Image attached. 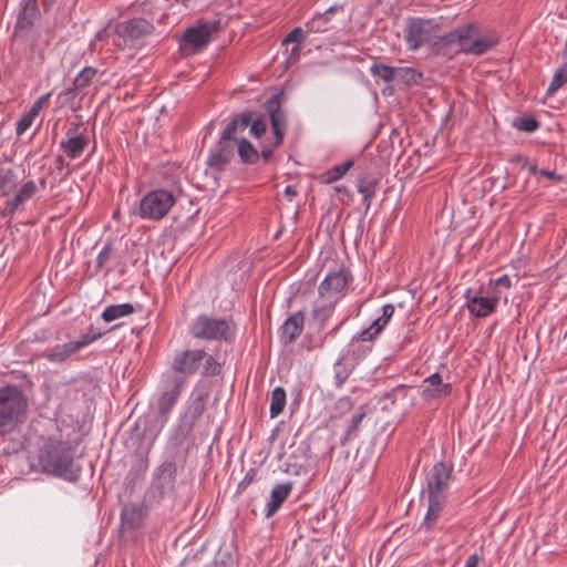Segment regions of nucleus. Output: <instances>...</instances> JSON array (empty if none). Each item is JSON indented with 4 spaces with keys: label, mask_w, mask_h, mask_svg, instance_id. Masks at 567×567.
I'll use <instances>...</instances> for the list:
<instances>
[{
    "label": "nucleus",
    "mask_w": 567,
    "mask_h": 567,
    "mask_svg": "<svg viewBox=\"0 0 567 567\" xmlns=\"http://www.w3.org/2000/svg\"><path fill=\"white\" fill-rule=\"evenodd\" d=\"M499 42L497 35L483 33L476 23H466L443 35H433L427 44L436 56L453 58L456 53L483 55Z\"/></svg>",
    "instance_id": "nucleus-1"
},
{
    "label": "nucleus",
    "mask_w": 567,
    "mask_h": 567,
    "mask_svg": "<svg viewBox=\"0 0 567 567\" xmlns=\"http://www.w3.org/2000/svg\"><path fill=\"white\" fill-rule=\"evenodd\" d=\"M251 111L235 115L221 132L215 147L207 157V166L221 173L234 158V141L237 133L244 132L250 126L249 133L255 138H260L267 131V122L264 117L254 120Z\"/></svg>",
    "instance_id": "nucleus-2"
},
{
    "label": "nucleus",
    "mask_w": 567,
    "mask_h": 567,
    "mask_svg": "<svg viewBox=\"0 0 567 567\" xmlns=\"http://www.w3.org/2000/svg\"><path fill=\"white\" fill-rule=\"evenodd\" d=\"M74 452L69 442L48 441L39 452V464L43 473L76 482L81 467L74 463Z\"/></svg>",
    "instance_id": "nucleus-3"
},
{
    "label": "nucleus",
    "mask_w": 567,
    "mask_h": 567,
    "mask_svg": "<svg viewBox=\"0 0 567 567\" xmlns=\"http://www.w3.org/2000/svg\"><path fill=\"white\" fill-rule=\"evenodd\" d=\"M171 369L183 377L199 373L207 378L220 374L221 364L203 349H186L174 354Z\"/></svg>",
    "instance_id": "nucleus-4"
},
{
    "label": "nucleus",
    "mask_w": 567,
    "mask_h": 567,
    "mask_svg": "<svg viewBox=\"0 0 567 567\" xmlns=\"http://www.w3.org/2000/svg\"><path fill=\"white\" fill-rule=\"evenodd\" d=\"M287 101V93L284 90H280L271 94L264 103V110L269 116L271 131L275 137L270 146H264L259 152L260 157L265 162L270 161L274 156V150L278 148L284 143L288 130L287 112L284 110V105Z\"/></svg>",
    "instance_id": "nucleus-5"
},
{
    "label": "nucleus",
    "mask_w": 567,
    "mask_h": 567,
    "mask_svg": "<svg viewBox=\"0 0 567 567\" xmlns=\"http://www.w3.org/2000/svg\"><path fill=\"white\" fill-rule=\"evenodd\" d=\"M28 399L17 385L0 388V435L11 433L22 422Z\"/></svg>",
    "instance_id": "nucleus-6"
},
{
    "label": "nucleus",
    "mask_w": 567,
    "mask_h": 567,
    "mask_svg": "<svg viewBox=\"0 0 567 567\" xmlns=\"http://www.w3.org/2000/svg\"><path fill=\"white\" fill-rule=\"evenodd\" d=\"M208 400L209 390L207 388H195L193 390L175 427L174 440L177 444L181 445L192 436L197 421L205 412Z\"/></svg>",
    "instance_id": "nucleus-7"
},
{
    "label": "nucleus",
    "mask_w": 567,
    "mask_h": 567,
    "mask_svg": "<svg viewBox=\"0 0 567 567\" xmlns=\"http://www.w3.org/2000/svg\"><path fill=\"white\" fill-rule=\"evenodd\" d=\"M176 203L172 190L157 188L147 192L132 210V215L144 220L158 221L163 219Z\"/></svg>",
    "instance_id": "nucleus-8"
},
{
    "label": "nucleus",
    "mask_w": 567,
    "mask_h": 567,
    "mask_svg": "<svg viewBox=\"0 0 567 567\" xmlns=\"http://www.w3.org/2000/svg\"><path fill=\"white\" fill-rule=\"evenodd\" d=\"M155 30L152 22L144 18H132L116 23L113 28V44L120 51L134 49Z\"/></svg>",
    "instance_id": "nucleus-9"
},
{
    "label": "nucleus",
    "mask_w": 567,
    "mask_h": 567,
    "mask_svg": "<svg viewBox=\"0 0 567 567\" xmlns=\"http://www.w3.org/2000/svg\"><path fill=\"white\" fill-rule=\"evenodd\" d=\"M190 333L195 339L233 342L236 336V323L233 318H212L199 315L192 326Z\"/></svg>",
    "instance_id": "nucleus-10"
},
{
    "label": "nucleus",
    "mask_w": 567,
    "mask_h": 567,
    "mask_svg": "<svg viewBox=\"0 0 567 567\" xmlns=\"http://www.w3.org/2000/svg\"><path fill=\"white\" fill-rule=\"evenodd\" d=\"M176 477V462L174 460H165L156 467L145 499L151 504H158L166 497H172L175 493Z\"/></svg>",
    "instance_id": "nucleus-11"
},
{
    "label": "nucleus",
    "mask_w": 567,
    "mask_h": 567,
    "mask_svg": "<svg viewBox=\"0 0 567 567\" xmlns=\"http://www.w3.org/2000/svg\"><path fill=\"white\" fill-rule=\"evenodd\" d=\"M224 29L221 18L217 16L214 19H199L195 25L187 28L179 41L181 48L199 52L212 41L214 33Z\"/></svg>",
    "instance_id": "nucleus-12"
},
{
    "label": "nucleus",
    "mask_w": 567,
    "mask_h": 567,
    "mask_svg": "<svg viewBox=\"0 0 567 567\" xmlns=\"http://www.w3.org/2000/svg\"><path fill=\"white\" fill-rule=\"evenodd\" d=\"M39 18L38 0H21L13 30V39L16 43L30 45L32 52L37 47V34L33 31V25Z\"/></svg>",
    "instance_id": "nucleus-13"
},
{
    "label": "nucleus",
    "mask_w": 567,
    "mask_h": 567,
    "mask_svg": "<svg viewBox=\"0 0 567 567\" xmlns=\"http://www.w3.org/2000/svg\"><path fill=\"white\" fill-rule=\"evenodd\" d=\"M441 19L410 17L404 28V40L410 50L416 51L429 44L433 35L440 30Z\"/></svg>",
    "instance_id": "nucleus-14"
},
{
    "label": "nucleus",
    "mask_w": 567,
    "mask_h": 567,
    "mask_svg": "<svg viewBox=\"0 0 567 567\" xmlns=\"http://www.w3.org/2000/svg\"><path fill=\"white\" fill-rule=\"evenodd\" d=\"M453 465L443 461L436 462L425 477V488L423 493L427 498L447 499L450 481L452 478Z\"/></svg>",
    "instance_id": "nucleus-15"
},
{
    "label": "nucleus",
    "mask_w": 567,
    "mask_h": 567,
    "mask_svg": "<svg viewBox=\"0 0 567 567\" xmlns=\"http://www.w3.org/2000/svg\"><path fill=\"white\" fill-rule=\"evenodd\" d=\"M351 280L352 276L344 267L331 271L319 285V298L338 302L346 295L347 286Z\"/></svg>",
    "instance_id": "nucleus-16"
},
{
    "label": "nucleus",
    "mask_w": 567,
    "mask_h": 567,
    "mask_svg": "<svg viewBox=\"0 0 567 567\" xmlns=\"http://www.w3.org/2000/svg\"><path fill=\"white\" fill-rule=\"evenodd\" d=\"M148 516V507L144 502L125 504L121 509V532L134 537L143 527Z\"/></svg>",
    "instance_id": "nucleus-17"
},
{
    "label": "nucleus",
    "mask_w": 567,
    "mask_h": 567,
    "mask_svg": "<svg viewBox=\"0 0 567 567\" xmlns=\"http://www.w3.org/2000/svg\"><path fill=\"white\" fill-rule=\"evenodd\" d=\"M452 384L443 382V378L435 372L423 380L421 398L425 402L449 396L452 393Z\"/></svg>",
    "instance_id": "nucleus-18"
},
{
    "label": "nucleus",
    "mask_w": 567,
    "mask_h": 567,
    "mask_svg": "<svg viewBox=\"0 0 567 567\" xmlns=\"http://www.w3.org/2000/svg\"><path fill=\"white\" fill-rule=\"evenodd\" d=\"M84 342H86V340H74L65 343H59L44 351L41 357L53 364H65L78 351L82 349V344Z\"/></svg>",
    "instance_id": "nucleus-19"
},
{
    "label": "nucleus",
    "mask_w": 567,
    "mask_h": 567,
    "mask_svg": "<svg viewBox=\"0 0 567 567\" xmlns=\"http://www.w3.org/2000/svg\"><path fill=\"white\" fill-rule=\"evenodd\" d=\"M305 326V312L299 310L290 315L279 328V339L284 346L296 341L302 333Z\"/></svg>",
    "instance_id": "nucleus-20"
},
{
    "label": "nucleus",
    "mask_w": 567,
    "mask_h": 567,
    "mask_svg": "<svg viewBox=\"0 0 567 567\" xmlns=\"http://www.w3.org/2000/svg\"><path fill=\"white\" fill-rule=\"evenodd\" d=\"M464 298L467 310L476 318H484L496 311V306L483 293L472 295V290L467 289Z\"/></svg>",
    "instance_id": "nucleus-21"
},
{
    "label": "nucleus",
    "mask_w": 567,
    "mask_h": 567,
    "mask_svg": "<svg viewBox=\"0 0 567 567\" xmlns=\"http://www.w3.org/2000/svg\"><path fill=\"white\" fill-rule=\"evenodd\" d=\"M184 381L179 377L173 379L171 389L164 391L158 398V413L166 416L175 406L183 386Z\"/></svg>",
    "instance_id": "nucleus-22"
},
{
    "label": "nucleus",
    "mask_w": 567,
    "mask_h": 567,
    "mask_svg": "<svg viewBox=\"0 0 567 567\" xmlns=\"http://www.w3.org/2000/svg\"><path fill=\"white\" fill-rule=\"evenodd\" d=\"M292 491V483H281L277 484L271 493L270 499L266 506V517L269 518L277 513V511L281 507L284 502L288 498Z\"/></svg>",
    "instance_id": "nucleus-23"
},
{
    "label": "nucleus",
    "mask_w": 567,
    "mask_h": 567,
    "mask_svg": "<svg viewBox=\"0 0 567 567\" xmlns=\"http://www.w3.org/2000/svg\"><path fill=\"white\" fill-rule=\"evenodd\" d=\"M235 147H237V154L243 164L255 165L259 162L260 155L258 150L246 137H235L234 148Z\"/></svg>",
    "instance_id": "nucleus-24"
},
{
    "label": "nucleus",
    "mask_w": 567,
    "mask_h": 567,
    "mask_svg": "<svg viewBox=\"0 0 567 567\" xmlns=\"http://www.w3.org/2000/svg\"><path fill=\"white\" fill-rule=\"evenodd\" d=\"M87 145L89 137L81 134L69 136L66 140L61 141L60 148L68 157L75 159L82 155Z\"/></svg>",
    "instance_id": "nucleus-25"
},
{
    "label": "nucleus",
    "mask_w": 567,
    "mask_h": 567,
    "mask_svg": "<svg viewBox=\"0 0 567 567\" xmlns=\"http://www.w3.org/2000/svg\"><path fill=\"white\" fill-rule=\"evenodd\" d=\"M37 192V185L33 181L25 182L12 198L7 202L9 213H14L24 202L32 198Z\"/></svg>",
    "instance_id": "nucleus-26"
},
{
    "label": "nucleus",
    "mask_w": 567,
    "mask_h": 567,
    "mask_svg": "<svg viewBox=\"0 0 567 567\" xmlns=\"http://www.w3.org/2000/svg\"><path fill=\"white\" fill-rule=\"evenodd\" d=\"M446 501L444 499L427 498V511L421 527L425 528L426 530H431L441 516Z\"/></svg>",
    "instance_id": "nucleus-27"
},
{
    "label": "nucleus",
    "mask_w": 567,
    "mask_h": 567,
    "mask_svg": "<svg viewBox=\"0 0 567 567\" xmlns=\"http://www.w3.org/2000/svg\"><path fill=\"white\" fill-rule=\"evenodd\" d=\"M133 312H134V306L130 302L120 303V305H110L103 310L101 318L105 322H112L122 317L131 316Z\"/></svg>",
    "instance_id": "nucleus-28"
},
{
    "label": "nucleus",
    "mask_w": 567,
    "mask_h": 567,
    "mask_svg": "<svg viewBox=\"0 0 567 567\" xmlns=\"http://www.w3.org/2000/svg\"><path fill=\"white\" fill-rule=\"evenodd\" d=\"M336 303L337 302H332L331 300H317L311 311L313 320L320 326L324 324L332 316Z\"/></svg>",
    "instance_id": "nucleus-29"
},
{
    "label": "nucleus",
    "mask_w": 567,
    "mask_h": 567,
    "mask_svg": "<svg viewBox=\"0 0 567 567\" xmlns=\"http://www.w3.org/2000/svg\"><path fill=\"white\" fill-rule=\"evenodd\" d=\"M364 416H365L364 406H360L359 412L352 415L344 434L340 439V444L342 446L347 445L351 440L358 437L359 426H360L362 420L364 419Z\"/></svg>",
    "instance_id": "nucleus-30"
},
{
    "label": "nucleus",
    "mask_w": 567,
    "mask_h": 567,
    "mask_svg": "<svg viewBox=\"0 0 567 567\" xmlns=\"http://www.w3.org/2000/svg\"><path fill=\"white\" fill-rule=\"evenodd\" d=\"M353 159H348L341 164L334 165L321 175V182L331 184L340 179L353 166Z\"/></svg>",
    "instance_id": "nucleus-31"
},
{
    "label": "nucleus",
    "mask_w": 567,
    "mask_h": 567,
    "mask_svg": "<svg viewBox=\"0 0 567 567\" xmlns=\"http://www.w3.org/2000/svg\"><path fill=\"white\" fill-rule=\"evenodd\" d=\"M377 181H368L367 177L361 176L358 181V192L363 196L364 212L365 214L370 209L371 202L375 196Z\"/></svg>",
    "instance_id": "nucleus-32"
},
{
    "label": "nucleus",
    "mask_w": 567,
    "mask_h": 567,
    "mask_svg": "<svg viewBox=\"0 0 567 567\" xmlns=\"http://www.w3.org/2000/svg\"><path fill=\"white\" fill-rule=\"evenodd\" d=\"M286 391L282 386H277L272 390L270 395L269 413L271 417H277L284 412L286 406Z\"/></svg>",
    "instance_id": "nucleus-33"
},
{
    "label": "nucleus",
    "mask_w": 567,
    "mask_h": 567,
    "mask_svg": "<svg viewBox=\"0 0 567 567\" xmlns=\"http://www.w3.org/2000/svg\"><path fill=\"white\" fill-rule=\"evenodd\" d=\"M422 79V73L410 66L395 68V80L405 85L417 84Z\"/></svg>",
    "instance_id": "nucleus-34"
},
{
    "label": "nucleus",
    "mask_w": 567,
    "mask_h": 567,
    "mask_svg": "<svg viewBox=\"0 0 567 567\" xmlns=\"http://www.w3.org/2000/svg\"><path fill=\"white\" fill-rule=\"evenodd\" d=\"M373 349V344L365 343L358 340V338H351L348 344V353H350L354 360H361L365 358Z\"/></svg>",
    "instance_id": "nucleus-35"
},
{
    "label": "nucleus",
    "mask_w": 567,
    "mask_h": 567,
    "mask_svg": "<svg viewBox=\"0 0 567 567\" xmlns=\"http://www.w3.org/2000/svg\"><path fill=\"white\" fill-rule=\"evenodd\" d=\"M370 73L373 78L384 82H393L395 80V68L383 63H373L370 66Z\"/></svg>",
    "instance_id": "nucleus-36"
},
{
    "label": "nucleus",
    "mask_w": 567,
    "mask_h": 567,
    "mask_svg": "<svg viewBox=\"0 0 567 567\" xmlns=\"http://www.w3.org/2000/svg\"><path fill=\"white\" fill-rule=\"evenodd\" d=\"M567 83V62L564 63L553 75L551 82L546 91L547 96L554 95Z\"/></svg>",
    "instance_id": "nucleus-37"
},
{
    "label": "nucleus",
    "mask_w": 567,
    "mask_h": 567,
    "mask_svg": "<svg viewBox=\"0 0 567 567\" xmlns=\"http://www.w3.org/2000/svg\"><path fill=\"white\" fill-rule=\"evenodd\" d=\"M352 369L344 363V357L339 358L333 364L334 384L338 389L342 388L349 379Z\"/></svg>",
    "instance_id": "nucleus-38"
},
{
    "label": "nucleus",
    "mask_w": 567,
    "mask_h": 567,
    "mask_svg": "<svg viewBox=\"0 0 567 567\" xmlns=\"http://www.w3.org/2000/svg\"><path fill=\"white\" fill-rule=\"evenodd\" d=\"M16 174L11 168H0V194L8 195L16 187Z\"/></svg>",
    "instance_id": "nucleus-39"
},
{
    "label": "nucleus",
    "mask_w": 567,
    "mask_h": 567,
    "mask_svg": "<svg viewBox=\"0 0 567 567\" xmlns=\"http://www.w3.org/2000/svg\"><path fill=\"white\" fill-rule=\"evenodd\" d=\"M97 72V69L86 66L75 76L73 84L82 91L92 83Z\"/></svg>",
    "instance_id": "nucleus-40"
},
{
    "label": "nucleus",
    "mask_w": 567,
    "mask_h": 567,
    "mask_svg": "<svg viewBox=\"0 0 567 567\" xmlns=\"http://www.w3.org/2000/svg\"><path fill=\"white\" fill-rule=\"evenodd\" d=\"M514 127L526 133H534L539 128V122L534 116H520L515 118Z\"/></svg>",
    "instance_id": "nucleus-41"
},
{
    "label": "nucleus",
    "mask_w": 567,
    "mask_h": 567,
    "mask_svg": "<svg viewBox=\"0 0 567 567\" xmlns=\"http://www.w3.org/2000/svg\"><path fill=\"white\" fill-rule=\"evenodd\" d=\"M305 40L306 32L301 27H296L282 39L281 44L287 45L288 43H295V45L301 47Z\"/></svg>",
    "instance_id": "nucleus-42"
},
{
    "label": "nucleus",
    "mask_w": 567,
    "mask_h": 567,
    "mask_svg": "<svg viewBox=\"0 0 567 567\" xmlns=\"http://www.w3.org/2000/svg\"><path fill=\"white\" fill-rule=\"evenodd\" d=\"M480 293L485 295L496 307L499 299L502 298V290L498 287L494 286V284L491 280L488 281L485 288L481 287Z\"/></svg>",
    "instance_id": "nucleus-43"
},
{
    "label": "nucleus",
    "mask_w": 567,
    "mask_h": 567,
    "mask_svg": "<svg viewBox=\"0 0 567 567\" xmlns=\"http://www.w3.org/2000/svg\"><path fill=\"white\" fill-rule=\"evenodd\" d=\"M78 91H81L74 84L73 86L66 87L58 95V102L61 106L72 103L78 96Z\"/></svg>",
    "instance_id": "nucleus-44"
},
{
    "label": "nucleus",
    "mask_w": 567,
    "mask_h": 567,
    "mask_svg": "<svg viewBox=\"0 0 567 567\" xmlns=\"http://www.w3.org/2000/svg\"><path fill=\"white\" fill-rule=\"evenodd\" d=\"M52 95V91L51 92H48L43 95H41L34 103L33 105L30 107L29 110V114L30 116H33L35 117L38 115V113L40 112V110H42L43 107L48 106L49 104V100H50V96Z\"/></svg>",
    "instance_id": "nucleus-45"
},
{
    "label": "nucleus",
    "mask_w": 567,
    "mask_h": 567,
    "mask_svg": "<svg viewBox=\"0 0 567 567\" xmlns=\"http://www.w3.org/2000/svg\"><path fill=\"white\" fill-rule=\"evenodd\" d=\"M380 336L378 331H375L370 324L368 328L363 329L361 332L353 336V338H358V340L363 341L365 343L373 344V341Z\"/></svg>",
    "instance_id": "nucleus-46"
},
{
    "label": "nucleus",
    "mask_w": 567,
    "mask_h": 567,
    "mask_svg": "<svg viewBox=\"0 0 567 567\" xmlns=\"http://www.w3.org/2000/svg\"><path fill=\"white\" fill-rule=\"evenodd\" d=\"M113 251V244L107 241L104 247L100 250L96 257V268L102 269L104 265L107 262L111 252Z\"/></svg>",
    "instance_id": "nucleus-47"
},
{
    "label": "nucleus",
    "mask_w": 567,
    "mask_h": 567,
    "mask_svg": "<svg viewBox=\"0 0 567 567\" xmlns=\"http://www.w3.org/2000/svg\"><path fill=\"white\" fill-rule=\"evenodd\" d=\"M213 567H236V560L233 555L227 551L219 553Z\"/></svg>",
    "instance_id": "nucleus-48"
},
{
    "label": "nucleus",
    "mask_w": 567,
    "mask_h": 567,
    "mask_svg": "<svg viewBox=\"0 0 567 567\" xmlns=\"http://www.w3.org/2000/svg\"><path fill=\"white\" fill-rule=\"evenodd\" d=\"M103 332L101 331H95L93 329L92 326H90V328L87 329V332L82 334L76 341H82V340H86V342H84L82 344V349L92 344L93 342H95L96 340L101 339L103 337Z\"/></svg>",
    "instance_id": "nucleus-49"
},
{
    "label": "nucleus",
    "mask_w": 567,
    "mask_h": 567,
    "mask_svg": "<svg viewBox=\"0 0 567 567\" xmlns=\"http://www.w3.org/2000/svg\"><path fill=\"white\" fill-rule=\"evenodd\" d=\"M34 117L30 116L29 113L24 114L16 125V133L18 136L22 135L32 125Z\"/></svg>",
    "instance_id": "nucleus-50"
},
{
    "label": "nucleus",
    "mask_w": 567,
    "mask_h": 567,
    "mask_svg": "<svg viewBox=\"0 0 567 567\" xmlns=\"http://www.w3.org/2000/svg\"><path fill=\"white\" fill-rule=\"evenodd\" d=\"M324 24L321 19L318 17V16H315L310 21H308L305 25H306V32H313V33H319V32H324L327 31V29L324 28Z\"/></svg>",
    "instance_id": "nucleus-51"
},
{
    "label": "nucleus",
    "mask_w": 567,
    "mask_h": 567,
    "mask_svg": "<svg viewBox=\"0 0 567 567\" xmlns=\"http://www.w3.org/2000/svg\"><path fill=\"white\" fill-rule=\"evenodd\" d=\"M256 473L257 472H256L255 468H250L246 473L245 477L238 484V488L241 489V491L246 489L252 483V481L255 480Z\"/></svg>",
    "instance_id": "nucleus-52"
},
{
    "label": "nucleus",
    "mask_w": 567,
    "mask_h": 567,
    "mask_svg": "<svg viewBox=\"0 0 567 567\" xmlns=\"http://www.w3.org/2000/svg\"><path fill=\"white\" fill-rule=\"evenodd\" d=\"M404 391H405V386L399 385V386L392 389L391 391L384 393L382 399L389 400L391 404H394L396 402L398 394L404 393Z\"/></svg>",
    "instance_id": "nucleus-53"
},
{
    "label": "nucleus",
    "mask_w": 567,
    "mask_h": 567,
    "mask_svg": "<svg viewBox=\"0 0 567 567\" xmlns=\"http://www.w3.org/2000/svg\"><path fill=\"white\" fill-rule=\"evenodd\" d=\"M340 10H342V6L336 4L328 8L323 13H318L317 16L321 19L323 23H328L331 19V16Z\"/></svg>",
    "instance_id": "nucleus-54"
},
{
    "label": "nucleus",
    "mask_w": 567,
    "mask_h": 567,
    "mask_svg": "<svg viewBox=\"0 0 567 567\" xmlns=\"http://www.w3.org/2000/svg\"><path fill=\"white\" fill-rule=\"evenodd\" d=\"M491 281L494 284V286L498 287L501 290H502V288L507 290L512 286V281H511V278L508 275H503L496 279H491Z\"/></svg>",
    "instance_id": "nucleus-55"
},
{
    "label": "nucleus",
    "mask_w": 567,
    "mask_h": 567,
    "mask_svg": "<svg viewBox=\"0 0 567 567\" xmlns=\"http://www.w3.org/2000/svg\"><path fill=\"white\" fill-rule=\"evenodd\" d=\"M111 37L110 28L104 27L101 30H99L94 37V41L91 42V47L95 44L97 41H106Z\"/></svg>",
    "instance_id": "nucleus-56"
},
{
    "label": "nucleus",
    "mask_w": 567,
    "mask_h": 567,
    "mask_svg": "<svg viewBox=\"0 0 567 567\" xmlns=\"http://www.w3.org/2000/svg\"><path fill=\"white\" fill-rule=\"evenodd\" d=\"M389 321L384 320L381 316L378 317L373 322L371 323L372 328L378 331L380 334L384 330V328L388 326Z\"/></svg>",
    "instance_id": "nucleus-57"
},
{
    "label": "nucleus",
    "mask_w": 567,
    "mask_h": 567,
    "mask_svg": "<svg viewBox=\"0 0 567 567\" xmlns=\"http://www.w3.org/2000/svg\"><path fill=\"white\" fill-rule=\"evenodd\" d=\"M394 306L392 303H386L382 307V313H381V317L384 319V320H388L390 322V320L392 319L393 315H394Z\"/></svg>",
    "instance_id": "nucleus-58"
},
{
    "label": "nucleus",
    "mask_w": 567,
    "mask_h": 567,
    "mask_svg": "<svg viewBox=\"0 0 567 567\" xmlns=\"http://www.w3.org/2000/svg\"><path fill=\"white\" fill-rule=\"evenodd\" d=\"M480 560H481L480 555L474 553L468 556L464 567H478Z\"/></svg>",
    "instance_id": "nucleus-59"
},
{
    "label": "nucleus",
    "mask_w": 567,
    "mask_h": 567,
    "mask_svg": "<svg viewBox=\"0 0 567 567\" xmlns=\"http://www.w3.org/2000/svg\"><path fill=\"white\" fill-rule=\"evenodd\" d=\"M539 175L545 176L551 181H560L561 176L558 175L555 171L542 169L539 171Z\"/></svg>",
    "instance_id": "nucleus-60"
},
{
    "label": "nucleus",
    "mask_w": 567,
    "mask_h": 567,
    "mask_svg": "<svg viewBox=\"0 0 567 567\" xmlns=\"http://www.w3.org/2000/svg\"><path fill=\"white\" fill-rule=\"evenodd\" d=\"M300 51H301V47L299 45H295L292 49H291V52L289 54V58H288V61H297L300 56Z\"/></svg>",
    "instance_id": "nucleus-61"
},
{
    "label": "nucleus",
    "mask_w": 567,
    "mask_h": 567,
    "mask_svg": "<svg viewBox=\"0 0 567 567\" xmlns=\"http://www.w3.org/2000/svg\"><path fill=\"white\" fill-rule=\"evenodd\" d=\"M54 164H55V167L59 168V169H62L64 166L68 165L65 163V161H64V157L62 155H56L55 156Z\"/></svg>",
    "instance_id": "nucleus-62"
},
{
    "label": "nucleus",
    "mask_w": 567,
    "mask_h": 567,
    "mask_svg": "<svg viewBox=\"0 0 567 567\" xmlns=\"http://www.w3.org/2000/svg\"><path fill=\"white\" fill-rule=\"evenodd\" d=\"M285 194H286V196H288V197H289V199L291 200V199L297 195V192H296V189H295V187H293V186L288 185V186H286V188H285Z\"/></svg>",
    "instance_id": "nucleus-63"
},
{
    "label": "nucleus",
    "mask_w": 567,
    "mask_h": 567,
    "mask_svg": "<svg viewBox=\"0 0 567 567\" xmlns=\"http://www.w3.org/2000/svg\"><path fill=\"white\" fill-rule=\"evenodd\" d=\"M515 163L520 164L522 166L525 167L528 165V158L524 155H517L515 158Z\"/></svg>",
    "instance_id": "nucleus-64"
}]
</instances>
